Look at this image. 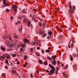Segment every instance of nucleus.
Segmentation results:
<instances>
[{
	"instance_id": "obj_1",
	"label": "nucleus",
	"mask_w": 78,
	"mask_h": 78,
	"mask_svg": "<svg viewBox=\"0 0 78 78\" xmlns=\"http://www.w3.org/2000/svg\"><path fill=\"white\" fill-rule=\"evenodd\" d=\"M49 67L52 69V70H51L50 71V73H48L49 75H52L53 73H54L55 70V68L51 64H49Z\"/></svg>"
},
{
	"instance_id": "obj_2",
	"label": "nucleus",
	"mask_w": 78,
	"mask_h": 78,
	"mask_svg": "<svg viewBox=\"0 0 78 78\" xmlns=\"http://www.w3.org/2000/svg\"><path fill=\"white\" fill-rule=\"evenodd\" d=\"M25 42L23 44H21V47H22L23 48H25V44H26V42H28V43H30V41L28 40V39H24L23 40Z\"/></svg>"
},
{
	"instance_id": "obj_3",
	"label": "nucleus",
	"mask_w": 78,
	"mask_h": 78,
	"mask_svg": "<svg viewBox=\"0 0 78 78\" xmlns=\"http://www.w3.org/2000/svg\"><path fill=\"white\" fill-rule=\"evenodd\" d=\"M7 55L5 54L3 55V56H0V58H1V60H3V59H4V58H5V57H6L7 59H9V57L7 56H6Z\"/></svg>"
},
{
	"instance_id": "obj_4",
	"label": "nucleus",
	"mask_w": 78,
	"mask_h": 78,
	"mask_svg": "<svg viewBox=\"0 0 78 78\" xmlns=\"http://www.w3.org/2000/svg\"><path fill=\"white\" fill-rule=\"evenodd\" d=\"M69 7L70 8L69 12L71 14H73V10L72 9V8L71 5H69Z\"/></svg>"
},
{
	"instance_id": "obj_5",
	"label": "nucleus",
	"mask_w": 78,
	"mask_h": 78,
	"mask_svg": "<svg viewBox=\"0 0 78 78\" xmlns=\"http://www.w3.org/2000/svg\"><path fill=\"white\" fill-rule=\"evenodd\" d=\"M27 26L28 27H30V28L32 30L33 27V26H32V24H31V22H28L27 23Z\"/></svg>"
},
{
	"instance_id": "obj_6",
	"label": "nucleus",
	"mask_w": 78,
	"mask_h": 78,
	"mask_svg": "<svg viewBox=\"0 0 78 78\" xmlns=\"http://www.w3.org/2000/svg\"><path fill=\"white\" fill-rule=\"evenodd\" d=\"M13 36L14 38L16 39H18V36L17 35V34H13Z\"/></svg>"
},
{
	"instance_id": "obj_7",
	"label": "nucleus",
	"mask_w": 78,
	"mask_h": 78,
	"mask_svg": "<svg viewBox=\"0 0 78 78\" xmlns=\"http://www.w3.org/2000/svg\"><path fill=\"white\" fill-rule=\"evenodd\" d=\"M42 26L44 28L46 27V22L44 21L43 23H42Z\"/></svg>"
},
{
	"instance_id": "obj_8",
	"label": "nucleus",
	"mask_w": 78,
	"mask_h": 78,
	"mask_svg": "<svg viewBox=\"0 0 78 78\" xmlns=\"http://www.w3.org/2000/svg\"><path fill=\"white\" fill-rule=\"evenodd\" d=\"M31 44L32 45H35L36 44H37V42L36 41H33L31 42Z\"/></svg>"
},
{
	"instance_id": "obj_9",
	"label": "nucleus",
	"mask_w": 78,
	"mask_h": 78,
	"mask_svg": "<svg viewBox=\"0 0 78 78\" xmlns=\"http://www.w3.org/2000/svg\"><path fill=\"white\" fill-rule=\"evenodd\" d=\"M27 10H26L25 9H23L22 11V13H23V14H24V13H25V14H26V13H27Z\"/></svg>"
},
{
	"instance_id": "obj_10",
	"label": "nucleus",
	"mask_w": 78,
	"mask_h": 78,
	"mask_svg": "<svg viewBox=\"0 0 78 78\" xmlns=\"http://www.w3.org/2000/svg\"><path fill=\"white\" fill-rule=\"evenodd\" d=\"M77 66H76V65H74L73 66V69L75 70H77Z\"/></svg>"
},
{
	"instance_id": "obj_11",
	"label": "nucleus",
	"mask_w": 78,
	"mask_h": 78,
	"mask_svg": "<svg viewBox=\"0 0 78 78\" xmlns=\"http://www.w3.org/2000/svg\"><path fill=\"white\" fill-rule=\"evenodd\" d=\"M12 8L13 9H16V8H17V6L14 5H13L12 6Z\"/></svg>"
},
{
	"instance_id": "obj_12",
	"label": "nucleus",
	"mask_w": 78,
	"mask_h": 78,
	"mask_svg": "<svg viewBox=\"0 0 78 78\" xmlns=\"http://www.w3.org/2000/svg\"><path fill=\"white\" fill-rule=\"evenodd\" d=\"M47 36V34L45 33H43V35H42V37H45Z\"/></svg>"
},
{
	"instance_id": "obj_13",
	"label": "nucleus",
	"mask_w": 78,
	"mask_h": 78,
	"mask_svg": "<svg viewBox=\"0 0 78 78\" xmlns=\"http://www.w3.org/2000/svg\"><path fill=\"white\" fill-rule=\"evenodd\" d=\"M56 60H54L52 62V63L53 65H54L55 66L56 65Z\"/></svg>"
},
{
	"instance_id": "obj_14",
	"label": "nucleus",
	"mask_w": 78,
	"mask_h": 78,
	"mask_svg": "<svg viewBox=\"0 0 78 78\" xmlns=\"http://www.w3.org/2000/svg\"><path fill=\"white\" fill-rule=\"evenodd\" d=\"M57 30H58V31H61L62 30V29L60 28H57Z\"/></svg>"
},
{
	"instance_id": "obj_15",
	"label": "nucleus",
	"mask_w": 78,
	"mask_h": 78,
	"mask_svg": "<svg viewBox=\"0 0 78 78\" xmlns=\"http://www.w3.org/2000/svg\"><path fill=\"white\" fill-rule=\"evenodd\" d=\"M52 58L53 59V60H55V58H56V56L55 55H53L51 56Z\"/></svg>"
},
{
	"instance_id": "obj_16",
	"label": "nucleus",
	"mask_w": 78,
	"mask_h": 78,
	"mask_svg": "<svg viewBox=\"0 0 78 78\" xmlns=\"http://www.w3.org/2000/svg\"><path fill=\"white\" fill-rule=\"evenodd\" d=\"M0 48L2 50H3V51H4V50H5V48H3V46H1Z\"/></svg>"
},
{
	"instance_id": "obj_17",
	"label": "nucleus",
	"mask_w": 78,
	"mask_h": 78,
	"mask_svg": "<svg viewBox=\"0 0 78 78\" xmlns=\"http://www.w3.org/2000/svg\"><path fill=\"white\" fill-rule=\"evenodd\" d=\"M69 57H70V60L72 61L73 60V57H72V55H70Z\"/></svg>"
},
{
	"instance_id": "obj_18",
	"label": "nucleus",
	"mask_w": 78,
	"mask_h": 78,
	"mask_svg": "<svg viewBox=\"0 0 78 78\" xmlns=\"http://www.w3.org/2000/svg\"><path fill=\"white\" fill-rule=\"evenodd\" d=\"M72 42L73 43L71 44V48H73V42H74V41H73Z\"/></svg>"
},
{
	"instance_id": "obj_19",
	"label": "nucleus",
	"mask_w": 78,
	"mask_h": 78,
	"mask_svg": "<svg viewBox=\"0 0 78 78\" xmlns=\"http://www.w3.org/2000/svg\"><path fill=\"white\" fill-rule=\"evenodd\" d=\"M12 73H16V74H17V73H16V70H13V71H12Z\"/></svg>"
},
{
	"instance_id": "obj_20",
	"label": "nucleus",
	"mask_w": 78,
	"mask_h": 78,
	"mask_svg": "<svg viewBox=\"0 0 78 78\" xmlns=\"http://www.w3.org/2000/svg\"><path fill=\"white\" fill-rule=\"evenodd\" d=\"M5 62H6V63L7 65H8V66L9 65V63H8V60H6Z\"/></svg>"
},
{
	"instance_id": "obj_21",
	"label": "nucleus",
	"mask_w": 78,
	"mask_h": 78,
	"mask_svg": "<svg viewBox=\"0 0 78 78\" xmlns=\"http://www.w3.org/2000/svg\"><path fill=\"white\" fill-rule=\"evenodd\" d=\"M39 62L40 63V64H43V62H42V61L41 60H40L39 61Z\"/></svg>"
},
{
	"instance_id": "obj_22",
	"label": "nucleus",
	"mask_w": 78,
	"mask_h": 78,
	"mask_svg": "<svg viewBox=\"0 0 78 78\" xmlns=\"http://www.w3.org/2000/svg\"><path fill=\"white\" fill-rule=\"evenodd\" d=\"M14 44H10V48H12V47H14Z\"/></svg>"
},
{
	"instance_id": "obj_23",
	"label": "nucleus",
	"mask_w": 78,
	"mask_h": 78,
	"mask_svg": "<svg viewBox=\"0 0 78 78\" xmlns=\"http://www.w3.org/2000/svg\"><path fill=\"white\" fill-rule=\"evenodd\" d=\"M45 52L46 53H50V51L48 49L46 50Z\"/></svg>"
},
{
	"instance_id": "obj_24",
	"label": "nucleus",
	"mask_w": 78,
	"mask_h": 78,
	"mask_svg": "<svg viewBox=\"0 0 78 78\" xmlns=\"http://www.w3.org/2000/svg\"><path fill=\"white\" fill-rule=\"evenodd\" d=\"M19 31H20V32H21V31H22V27H21V29L19 28Z\"/></svg>"
},
{
	"instance_id": "obj_25",
	"label": "nucleus",
	"mask_w": 78,
	"mask_h": 78,
	"mask_svg": "<svg viewBox=\"0 0 78 78\" xmlns=\"http://www.w3.org/2000/svg\"><path fill=\"white\" fill-rule=\"evenodd\" d=\"M38 25L39 26L41 27V26H42V23H41V22H39L38 23Z\"/></svg>"
},
{
	"instance_id": "obj_26",
	"label": "nucleus",
	"mask_w": 78,
	"mask_h": 78,
	"mask_svg": "<svg viewBox=\"0 0 78 78\" xmlns=\"http://www.w3.org/2000/svg\"><path fill=\"white\" fill-rule=\"evenodd\" d=\"M48 33L50 36H51V34H52V32H48Z\"/></svg>"
},
{
	"instance_id": "obj_27",
	"label": "nucleus",
	"mask_w": 78,
	"mask_h": 78,
	"mask_svg": "<svg viewBox=\"0 0 78 78\" xmlns=\"http://www.w3.org/2000/svg\"><path fill=\"white\" fill-rule=\"evenodd\" d=\"M13 12L16 14V13L17 12V9H15L14 10H13Z\"/></svg>"
},
{
	"instance_id": "obj_28",
	"label": "nucleus",
	"mask_w": 78,
	"mask_h": 78,
	"mask_svg": "<svg viewBox=\"0 0 78 78\" xmlns=\"http://www.w3.org/2000/svg\"><path fill=\"white\" fill-rule=\"evenodd\" d=\"M12 57H15L16 56V54H13L12 55Z\"/></svg>"
},
{
	"instance_id": "obj_29",
	"label": "nucleus",
	"mask_w": 78,
	"mask_h": 78,
	"mask_svg": "<svg viewBox=\"0 0 78 78\" xmlns=\"http://www.w3.org/2000/svg\"><path fill=\"white\" fill-rule=\"evenodd\" d=\"M58 38L59 39H62V36L61 35H59V36H58Z\"/></svg>"
},
{
	"instance_id": "obj_30",
	"label": "nucleus",
	"mask_w": 78,
	"mask_h": 78,
	"mask_svg": "<svg viewBox=\"0 0 78 78\" xmlns=\"http://www.w3.org/2000/svg\"><path fill=\"white\" fill-rule=\"evenodd\" d=\"M6 12H9V9H6Z\"/></svg>"
},
{
	"instance_id": "obj_31",
	"label": "nucleus",
	"mask_w": 78,
	"mask_h": 78,
	"mask_svg": "<svg viewBox=\"0 0 78 78\" xmlns=\"http://www.w3.org/2000/svg\"><path fill=\"white\" fill-rule=\"evenodd\" d=\"M47 58L49 60H51V58L49 56H48Z\"/></svg>"
},
{
	"instance_id": "obj_32",
	"label": "nucleus",
	"mask_w": 78,
	"mask_h": 78,
	"mask_svg": "<svg viewBox=\"0 0 78 78\" xmlns=\"http://www.w3.org/2000/svg\"><path fill=\"white\" fill-rule=\"evenodd\" d=\"M51 37L50 36H48L47 37V39H50V38H51Z\"/></svg>"
},
{
	"instance_id": "obj_33",
	"label": "nucleus",
	"mask_w": 78,
	"mask_h": 78,
	"mask_svg": "<svg viewBox=\"0 0 78 78\" xmlns=\"http://www.w3.org/2000/svg\"><path fill=\"white\" fill-rule=\"evenodd\" d=\"M44 33V32H40L39 34H40V35H41V34H43V33Z\"/></svg>"
},
{
	"instance_id": "obj_34",
	"label": "nucleus",
	"mask_w": 78,
	"mask_h": 78,
	"mask_svg": "<svg viewBox=\"0 0 78 78\" xmlns=\"http://www.w3.org/2000/svg\"><path fill=\"white\" fill-rule=\"evenodd\" d=\"M23 21L24 23L26 21H27V19H26V18L24 19L23 20Z\"/></svg>"
},
{
	"instance_id": "obj_35",
	"label": "nucleus",
	"mask_w": 78,
	"mask_h": 78,
	"mask_svg": "<svg viewBox=\"0 0 78 78\" xmlns=\"http://www.w3.org/2000/svg\"><path fill=\"white\" fill-rule=\"evenodd\" d=\"M10 62L11 66H13V64H12V63L11 62Z\"/></svg>"
},
{
	"instance_id": "obj_36",
	"label": "nucleus",
	"mask_w": 78,
	"mask_h": 78,
	"mask_svg": "<svg viewBox=\"0 0 78 78\" xmlns=\"http://www.w3.org/2000/svg\"><path fill=\"white\" fill-rule=\"evenodd\" d=\"M27 56L25 55V56L24 57V59H25V60H26V59H27Z\"/></svg>"
},
{
	"instance_id": "obj_37",
	"label": "nucleus",
	"mask_w": 78,
	"mask_h": 78,
	"mask_svg": "<svg viewBox=\"0 0 78 78\" xmlns=\"http://www.w3.org/2000/svg\"><path fill=\"white\" fill-rule=\"evenodd\" d=\"M33 51V48H31L30 50V51H31V52H32Z\"/></svg>"
},
{
	"instance_id": "obj_38",
	"label": "nucleus",
	"mask_w": 78,
	"mask_h": 78,
	"mask_svg": "<svg viewBox=\"0 0 78 78\" xmlns=\"http://www.w3.org/2000/svg\"><path fill=\"white\" fill-rule=\"evenodd\" d=\"M9 40H10L11 41H12V39H11V38L9 37Z\"/></svg>"
},
{
	"instance_id": "obj_39",
	"label": "nucleus",
	"mask_w": 78,
	"mask_h": 78,
	"mask_svg": "<svg viewBox=\"0 0 78 78\" xmlns=\"http://www.w3.org/2000/svg\"><path fill=\"white\" fill-rule=\"evenodd\" d=\"M41 51L42 53H44V52L45 51L44 50H42V49H41Z\"/></svg>"
},
{
	"instance_id": "obj_40",
	"label": "nucleus",
	"mask_w": 78,
	"mask_h": 78,
	"mask_svg": "<svg viewBox=\"0 0 78 78\" xmlns=\"http://www.w3.org/2000/svg\"><path fill=\"white\" fill-rule=\"evenodd\" d=\"M75 55H76V54H75L73 53V57H75Z\"/></svg>"
},
{
	"instance_id": "obj_41",
	"label": "nucleus",
	"mask_w": 78,
	"mask_h": 78,
	"mask_svg": "<svg viewBox=\"0 0 78 78\" xmlns=\"http://www.w3.org/2000/svg\"><path fill=\"white\" fill-rule=\"evenodd\" d=\"M44 64L45 65H46V64H47V62H44Z\"/></svg>"
},
{
	"instance_id": "obj_42",
	"label": "nucleus",
	"mask_w": 78,
	"mask_h": 78,
	"mask_svg": "<svg viewBox=\"0 0 78 78\" xmlns=\"http://www.w3.org/2000/svg\"><path fill=\"white\" fill-rule=\"evenodd\" d=\"M67 68H68V66L67 65H66L65 67V69H66Z\"/></svg>"
},
{
	"instance_id": "obj_43",
	"label": "nucleus",
	"mask_w": 78,
	"mask_h": 78,
	"mask_svg": "<svg viewBox=\"0 0 78 78\" xmlns=\"http://www.w3.org/2000/svg\"><path fill=\"white\" fill-rule=\"evenodd\" d=\"M20 50L21 51H23V48H21Z\"/></svg>"
},
{
	"instance_id": "obj_44",
	"label": "nucleus",
	"mask_w": 78,
	"mask_h": 78,
	"mask_svg": "<svg viewBox=\"0 0 78 78\" xmlns=\"http://www.w3.org/2000/svg\"><path fill=\"white\" fill-rule=\"evenodd\" d=\"M5 73H3L2 74V76H5Z\"/></svg>"
},
{
	"instance_id": "obj_45",
	"label": "nucleus",
	"mask_w": 78,
	"mask_h": 78,
	"mask_svg": "<svg viewBox=\"0 0 78 78\" xmlns=\"http://www.w3.org/2000/svg\"><path fill=\"white\" fill-rule=\"evenodd\" d=\"M68 48H70V44H68Z\"/></svg>"
},
{
	"instance_id": "obj_46",
	"label": "nucleus",
	"mask_w": 78,
	"mask_h": 78,
	"mask_svg": "<svg viewBox=\"0 0 78 78\" xmlns=\"http://www.w3.org/2000/svg\"><path fill=\"white\" fill-rule=\"evenodd\" d=\"M12 19H13V17L12 16H11V20H12Z\"/></svg>"
},
{
	"instance_id": "obj_47",
	"label": "nucleus",
	"mask_w": 78,
	"mask_h": 78,
	"mask_svg": "<svg viewBox=\"0 0 78 78\" xmlns=\"http://www.w3.org/2000/svg\"><path fill=\"white\" fill-rule=\"evenodd\" d=\"M57 62H58V64H60V61H57Z\"/></svg>"
},
{
	"instance_id": "obj_48",
	"label": "nucleus",
	"mask_w": 78,
	"mask_h": 78,
	"mask_svg": "<svg viewBox=\"0 0 78 78\" xmlns=\"http://www.w3.org/2000/svg\"><path fill=\"white\" fill-rule=\"evenodd\" d=\"M20 64V62H17V64Z\"/></svg>"
},
{
	"instance_id": "obj_49",
	"label": "nucleus",
	"mask_w": 78,
	"mask_h": 78,
	"mask_svg": "<svg viewBox=\"0 0 78 78\" xmlns=\"http://www.w3.org/2000/svg\"><path fill=\"white\" fill-rule=\"evenodd\" d=\"M58 68H59V67L58 66L57 67H56L57 70H59V69Z\"/></svg>"
},
{
	"instance_id": "obj_50",
	"label": "nucleus",
	"mask_w": 78,
	"mask_h": 78,
	"mask_svg": "<svg viewBox=\"0 0 78 78\" xmlns=\"http://www.w3.org/2000/svg\"><path fill=\"white\" fill-rule=\"evenodd\" d=\"M46 72H47V73H48L49 72V71H48V70H46Z\"/></svg>"
},
{
	"instance_id": "obj_51",
	"label": "nucleus",
	"mask_w": 78,
	"mask_h": 78,
	"mask_svg": "<svg viewBox=\"0 0 78 78\" xmlns=\"http://www.w3.org/2000/svg\"><path fill=\"white\" fill-rule=\"evenodd\" d=\"M7 50L8 51H11V49H7Z\"/></svg>"
},
{
	"instance_id": "obj_52",
	"label": "nucleus",
	"mask_w": 78,
	"mask_h": 78,
	"mask_svg": "<svg viewBox=\"0 0 78 78\" xmlns=\"http://www.w3.org/2000/svg\"><path fill=\"white\" fill-rule=\"evenodd\" d=\"M30 76L31 77H33V75H32V74H30Z\"/></svg>"
},
{
	"instance_id": "obj_53",
	"label": "nucleus",
	"mask_w": 78,
	"mask_h": 78,
	"mask_svg": "<svg viewBox=\"0 0 78 78\" xmlns=\"http://www.w3.org/2000/svg\"><path fill=\"white\" fill-rule=\"evenodd\" d=\"M69 6H71V2H70L69 4Z\"/></svg>"
},
{
	"instance_id": "obj_54",
	"label": "nucleus",
	"mask_w": 78,
	"mask_h": 78,
	"mask_svg": "<svg viewBox=\"0 0 78 78\" xmlns=\"http://www.w3.org/2000/svg\"><path fill=\"white\" fill-rule=\"evenodd\" d=\"M37 19H39V20H42V19H41L39 17H38L37 18Z\"/></svg>"
},
{
	"instance_id": "obj_55",
	"label": "nucleus",
	"mask_w": 78,
	"mask_h": 78,
	"mask_svg": "<svg viewBox=\"0 0 78 78\" xmlns=\"http://www.w3.org/2000/svg\"><path fill=\"white\" fill-rule=\"evenodd\" d=\"M26 66H27V65H26L24 64L23 66L24 67H26Z\"/></svg>"
},
{
	"instance_id": "obj_56",
	"label": "nucleus",
	"mask_w": 78,
	"mask_h": 78,
	"mask_svg": "<svg viewBox=\"0 0 78 78\" xmlns=\"http://www.w3.org/2000/svg\"><path fill=\"white\" fill-rule=\"evenodd\" d=\"M37 50H39L40 49V48H39V47H37Z\"/></svg>"
},
{
	"instance_id": "obj_57",
	"label": "nucleus",
	"mask_w": 78,
	"mask_h": 78,
	"mask_svg": "<svg viewBox=\"0 0 78 78\" xmlns=\"http://www.w3.org/2000/svg\"><path fill=\"white\" fill-rule=\"evenodd\" d=\"M25 64H26V65H28V63H27V62H25Z\"/></svg>"
},
{
	"instance_id": "obj_58",
	"label": "nucleus",
	"mask_w": 78,
	"mask_h": 78,
	"mask_svg": "<svg viewBox=\"0 0 78 78\" xmlns=\"http://www.w3.org/2000/svg\"><path fill=\"white\" fill-rule=\"evenodd\" d=\"M70 17H71V18H72V15H69Z\"/></svg>"
},
{
	"instance_id": "obj_59",
	"label": "nucleus",
	"mask_w": 78,
	"mask_h": 78,
	"mask_svg": "<svg viewBox=\"0 0 78 78\" xmlns=\"http://www.w3.org/2000/svg\"><path fill=\"white\" fill-rule=\"evenodd\" d=\"M5 69H8V67H7V66H5Z\"/></svg>"
},
{
	"instance_id": "obj_60",
	"label": "nucleus",
	"mask_w": 78,
	"mask_h": 78,
	"mask_svg": "<svg viewBox=\"0 0 78 78\" xmlns=\"http://www.w3.org/2000/svg\"><path fill=\"white\" fill-rule=\"evenodd\" d=\"M36 73H39V71L37 70L36 71Z\"/></svg>"
},
{
	"instance_id": "obj_61",
	"label": "nucleus",
	"mask_w": 78,
	"mask_h": 78,
	"mask_svg": "<svg viewBox=\"0 0 78 78\" xmlns=\"http://www.w3.org/2000/svg\"><path fill=\"white\" fill-rule=\"evenodd\" d=\"M23 17H24L25 18V17H26V16H25V15H23Z\"/></svg>"
},
{
	"instance_id": "obj_62",
	"label": "nucleus",
	"mask_w": 78,
	"mask_h": 78,
	"mask_svg": "<svg viewBox=\"0 0 78 78\" xmlns=\"http://www.w3.org/2000/svg\"><path fill=\"white\" fill-rule=\"evenodd\" d=\"M36 55H37V56H39V54L37 53H36Z\"/></svg>"
},
{
	"instance_id": "obj_63",
	"label": "nucleus",
	"mask_w": 78,
	"mask_h": 78,
	"mask_svg": "<svg viewBox=\"0 0 78 78\" xmlns=\"http://www.w3.org/2000/svg\"><path fill=\"white\" fill-rule=\"evenodd\" d=\"M55 73L56 74H58V71H56L55 72Z\"/></svg>"
},
{
	"instance_id": "obj_64",
	"label": "nucleus",
	"mask_w": 78,
	"mask_h": 78,
	"mask_svg": "<svg viewBox=\"0 0 78 78\" xmlns=\"http://www.w3.org/2000/svg\"><path fill=\"white\" fill-rule=\"evenodd\" d=\"M63 75L64 76H66V74H64Z\"/></svg>"
}]
</instances>
